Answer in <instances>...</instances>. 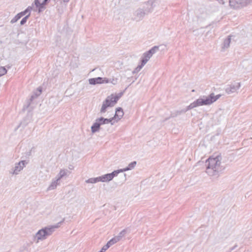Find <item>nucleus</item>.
Segmentation results:
<instances>
[{"instance_id": "nucleus-1", "label": "nucleus", "mask_w": 252, "mask_h": 252, "mask_svg": "<svg viewBox=\"0 0 252 252\" xmlns=\"http://www.w3.org/2000/svg\"><path fill=\"white\" fill-rule=\"evenodd\" d=\"M221 157L218 156L215 158H209L206 161V173L210 176H219L220 173L224 167L221 164Z\"/></svg>"}, {"instance_id": "nucleus-2", "label": "nucleus", "mask_w": 252, "mask_h": 252, "mask_svg": "<svg viewBox=\"0 0 252 252\" xmlns=\"http://www.w3.org/2000/svg\"><path fill=\"white\" fill-rule=\"evenodd\" d=\"M220 94L215 95L214 93H212L209 95H202L199 98L191 103L188 107L187 110H189L195 107L203 105H209L216 101L221 97Z\"/></svg>"}, {"instance_id": "nucleus-3", "label": "nucleus", "mask_w": 252, "mask_h": 252, "mask_svg": "<svg viewBox=\"0 0 252 252\" xmlns=\"http://www.w3.org/2000/svg\"><path fill=\"white\" fill-rule=\"evenodd\" d=\"M153 0H149L145 3V5L143 8H139L133 13L134 20L139 21L142 20L146 15L151 13L153 10Z\"/></svg>"}, {"instance_id": "nucleus-4", "label": "nucleus", "mask_w": 252, "mask_h": 252, "mask_svg": "<svg viewBox=\"0 0 252 252\" xmlns=\"http://www.w3.org/2000/svg\"><path fill=\"white\" fill-rule=\"evenodd\" d=\"M64 220L63 219L62 221L57 224V225L53 226L50 228L45 227L39 230L36 234L35 238H37V240L45 239L47 236L51 235L53 231H54L55 228H58L59 227Z\"/></svg>"}, {"instance_id": "nucleus-5", "label": "nucleus", "mask_w": 252, "mask_h": 252, "mask_svg": "<svg viewBox=\"0 0 252 252\" xmlns=\"http://www.w3.org/2000/svg\"><path fill=\"white\" fill-rule=\"evenodd\" d=\"M252 2V0H229V6L234 9H239Z\"/></svg>"}, {"instance_id": "nucleus-6", "label": "nucleus", "mask_w": 252, "mask_h": 252, "mask_svg": "<svg viewBox=\"0 0 252 252\" xmlns=\"http://www.w3.org/2000/svg\"><path fill=\"white\" fill-rule=\"evenodd\" d=\"M159 47L158 46H155L152 47L149 51L144 53L143 55V56L141 59V61H145V64L147 63V62L149 60V59L151 58L153 55L156 53L157 51L158 50Z\"/></svg>"}, {"instance_id": "nucleus-7", "label": "nucleus", "mask_w": 252, "mask_h": 252, "mask_svg": "<svg viewBox=\"0 0 252 252\" xmlns=\"http://www.w3.org/2000/svg\"><path fill=\"white\" fill-rule=\"evenodd\" d=\"M240 82H233L231 83V84L227 85V87L225 89V91L227 94H229L236 92L238 90L240 89Z\"/></svg>"}, {"instance_id": "nucleus-8", "label": "nucleus", "mask_w": 252, "mask_h": 252, "mask_svg": "<svg viewBox=\"0 0 252 252\" xmlns=\"http://www.w3.org/2000/svg\"><path fill=\"white\" fill-rule=\"evenodd\" d=\"M112 99V97L108 96L103 102V104L100 111L101 113H105L106 111V109L108 107H111L114 106L115 104L113 102Z\"/></svg>"}, {"instance_id": "nucleus-9", "label": "nucleus", "mask_w": 252, "mask_h": 252, "mask_svg": "<svg viewBox=\"0 0 252 252\" xmlns=\"http://www.w3.org/2000/svg\"><path fill=\"white\" fill-rule=\"evenodd\" d=\"M50 0H34V3L36 8H38V12L40 13L46 9L47 5Z\"/></svg>"}, {"instance_id": "nucleus-10", "label": "nucleus", "mask_w": 252, "mask_h": 252, "mask_svg": "<svg viewBox=\"0 0 252 252\" xmlns=\"http://www.w3.org/2000/svg\"><path fill=\"white\" fill-rule=\"evenodd\" d=\"M89 83L90 85H95L96 84H101L103 83H108L109 80L107 78H102L98 77L96 78H90L89 79Z\"/></svg>"}, {"instance_id": "nucleus-11", "label": "nucleus", "mask_w": 252, "mask_h": 252, "mask_svg": "<svg viewBox=\"0 0 252 252\" xmlns=\"http://www.w3.org/2000/svg\"><path fill=\"white\" fill-rule=\"evenodd\" d=\"M32 8V6H28L24 11H22L18 13L10 21L11 24H13L16 22L19 19H20L22 16L25 15L28 13H31Z\"/></svg>"}, {"instance_id": "nucleus-12", "label": "nucleus", "mask_w": 252, "mask_h": 252, "mask_svg": "<svg viewBox=\"0 0 252 252\" xmlns=\"http://www.w3.org/2000/svg\"><path fill=\"white\" fill-rule=\"evenodd\" d=\"M42 92V88L41 87H39L37 88V89L33 92V94L31 95V98L28 100L27 102V105L26 106V107H24V109L27 108L30 106L31 105V102L32 101V100L39 96L41 93Z\"/></svg>"}, {"instance_id": "nucleus-13", "label": "nucleus", "mask_w": 252, "mask_h": 252, "mask_svg": "<svg viewBox=\"0 0 252 252\" xmlns=\"http://www.w3.org/2000/svg\"><path fill=\"white\" fill-rule=\"evenodd\" d=\"M28 161L25 160H23L19 161L18 163L16 164L13 174H18V172L23 169V167L26 164H28Z\"/></svg>"}, {"instance_id": "nucleus-14", "label": "nucleus", "mask_w": 252, "mask_h": 252, "mask_svg": "<svg viewBox=\"0 0 252 252\" xmlns=\"http://www.w3.org/2000/svg\"><path fill=\"white\" fill-rule=\"evenodd\" d=\"M97 119L98 120V122H99L101 126L109 123H110L111 125H113L115 123V122L114 121V118L113 117L108 119L101 117L99 118H97Z\"/></svg>"}, {"instance_id": "nucleus-15", "label": "nucleus", "mask_w": 252, "mask_h": 252, "mask_svg": "<svg viewBox=\"0 0 252 252\" xmlns=\"http://www.w3.org/2000/svg\"><path fill=\"white\" fill-rule=\"evenodd\" d=\"M124 114V113L123 109L121 107H118L116 109L115 114L113 118H114V120L118 118V120L116 121V122H118L123 117Z\"/></svg>"}, {"instance_id": "nucleus-16", "label": "nucleus", "mask_w": 252, "mask_h": 252, "mask_svg": "<svg viewBox=\"0 0 252 252\" xmlns=\"http://www.w3.org/2000/svg\"><path fill=\"white\" fill-rule=\"evenodd\" d=\"M101 125L99 122H98V120L96 119L95 121V122L93 124V125L91 126V131L93 133H94L99 131L101 127Z\"/></svg>"}, {"instance_id": "nucleus-17", "label": "nucleus", "mask_w": 252, "mask_h": 252, "mask_svg": "<svg viewBox=\"0 0 252 252\" xmlns=\"http://www.w3.org/2000/svg\"><path fill=\"white\" fill-rule=\"evenodd\" d=\"M188 111V110H187V107L186 108L182 109L181 110H178L174 113H172L171 114L170 116H169V117L166 118L165 120H167L169 119H170V118L176 117L178 115H181L182 113H185Z\"/></svg>"}, {"instance_id": "nucleus-18", "label": "nucleus", "mask_w": 252, "mask_h": 252, "mask_svg": "<svg viewBox=\"0 0 252 252\" xmlns=\"http://www.w3.org/2000/svg\"><path fill=\"white\" fill-rule=\"evenodd\" d=\"M99 178L100 182H107L112 180L109 173L99 176Z\"/></svg>"}, {"instance_id": "nucleus-19", "label": "nucleus", "mask_w": 252, "mask_h": 252, "mask_svg": "<svg viewBox=\"0 0 252 252\" xmlns=\"http://www.w3.org/2000/svg\"><path fill=\"white\" fill-rule=\"evenodd\" d=\"M137 162L136 161H133L130 163L127 167L126 168H123V172H125L128 170L133 169L136 166Z\"/></svg>"}, {"instance_id": "nucleus-20", "label": "nucleus", "mask_w": 252, "mask_h": 252, "mask_svg": "<svg viewBox=\"0 0 252 252\" xmlns=\"http://www.w3.org/2000/svg\"><path fill=\"white\" fill-rule=\"evenodd\" d=\"M231 42V36L229 35L224 40L223 43V46L222 47V48H227L229 47L230 43Z\"/></svg>"}, {"instance_id": "nucleus-21", "label": "nucleus", "mask_w": 252, "mask_h": 252, "mask_svg": "<svg viewBox=\"0 0 252 252\" xmlns=\"http://www.w3.org/2000/svg\"><path fill=\"white\" fill-rule=\"evenodd\" d=\"M126 229H123L122 231H121L118 236H115L114 237L115 238H116L117 240V242H119L120 241L122 238L124 237L125 236V235L126 234Z\"/></svg>"}, {"instance_id": "nucleus-22", "label": "nucleus", "mask_w": 252, "mask_h": 252, "mask_svg": "<svg viewBox=\"0 0 252 252\" xmlns=\"http://www.w3.org/2000/svg\"><path fill=\"white\" fill-rule=\"evenodd\" d=\"M145 64V61H141V64L138 65L132 71V74H134L135 73H138L141 69L143 67V66Z\"/></svg>"}, {"instance_id": "nucleus-23", "label": "nucleus", "mask_w": 252, "mask_h": 252, "mask_svg": "<svg viewBox=\"0 0 252 252\" xmlns=\"http://www.w3.org/2000/svg\"><path fill=\"white\" fill-rule=\"evenodd\" d=\"M121 172H123V170L122 169L114 170L112 173H109L110 175L111 176V179L113 180V179L115 177L117 176L118 175V174Z\"/></svg>"}, {"instance_id": "nucleus-24", "label": "nucleus", "mask_w": 252, "mask_h": 252, "mask_svg": "<svg viewBox=\"0 0 252 252\" xmlns=\"http://www.w3.org/2000/svg\"><path fill=\"white\" fill-rule=\"evenodd\" d=\"M58 184H59V183L56 180L53 181L50 185L49 186L48 189L52 190L55 189Z\"/></svg>"}, {"instance_id": "nucleus-25", "label": "nucleus", "mask_w": 252, "mask_h": 252, "mask_svg": "<svg viewBox=\"0 0 252 252\" xmlns=\"http://www.w3.org/2000/svg\"><path fill=\"white\" fill-rule=\"evenodd\" d=\"M100 182L99 177L96 178H91L86 181L87 183H96L97 182Z\"/></svg>"}, {"instance_id": "nucleus-26", "label": "nucleus", "mask_w": 252, "mask_h": 252, "mask_svg": "<svg viewBox=\"0 0 252 252\" xmlns=\"http://www.w3.org/2000/svg\"><path fill=\"white\" fill-rule=\"evenodd\" d=\"M31 15V13H28L25 17H24L21 21L20 24L21 25H24L27 21L28 19Z\"/></svg>"}, {"instance_id": "nucleus-27", "label": "nucleus", "mask_w": 252, "mask_h": 252, "mask_svg": "<svg viewBox=\"0 0 252 252\" xmlns=\"http://www.w3.org/2000/svg\"><path fill=\"white\" fill-rule=\"evenodd\" d=\"M7 70L5 67H0V77L7 73Z\"/></svg>"}, {"instance_id": "nucleus-28", "label": "nucleus", "mask_w": 252, "mask_h": 252, "mask_svg": "<svg viewBox=\"0 0 252 252\" xmlns=\"http://www.w3.org/2000/svg\"><path fill=\"white\" fill-rule=\"evenodd\" d=\"M110 96H111V97L113 98L112 101L115 104L117 102L118 100L120 98V97H119V96L117 94H116V95H115L114 96H113V94H112Z\"/></svg>"}, {"instance_id": "nucleus-29", "label": "nucleus", "mask_w": 252, "mask_h": 252, "mask_svg": "<svg viewBox=\"0 0 252 252\" xmlns=\"http://www.w3.org/2000/svg\"><path fill=\"white\" fill-rule=\"evenodd\" d=\"M110 96H111V97L113 98L112 101L115 104L117 102L118 100L120 98V97H119V96L117 94H116V95H115L114 96H113V94H112Z\"/></svg>"}, {"instance_id": "nucleus-30", "label": "nucleus", "mask_w": 252, "mask_h": 252, "mask_svg": "<svg viewBox=\"0 0 252 252\" xmlns=\"http://www.w3.org/2000/svg\"><path fill=\"white\" fill-rule=\"evenodd\" d=\"M110 96H111V97L113 98L112 101L115 104L117 102L118 100L120 98V97H119V96L117 94H116V95H115L114 96H113V94H112Z\"/></svg>"}, {"instance_id": "nucleus-31", "label": "nucleus", "mask_w": 252, "mask_h": 252, "mask_svg": "<svg viewBox=\"0 0 252 252\" xmlns=\"http://www.w3.org/2000/svg\"><path fill=\"white\" fill-rule=\"evenodd\" d=\"M117 239L116 238H115V237L112 238L111 240H110L107 243L110 245V246H112L113 245V244L116 243L117 242H118L117 241Z\"/></svg>"}, {"instance_id": "nucleus-32", "label": "nucleus", "mask_w": 252, "mask_h": 252, "mask_svg": "<svg viewBox=\"0 0 252 252\" xmlns=\"http://www.w3.org/2000/svg\"><path fill=\"white\" fill-rule=\"evenodd\" d=\"M68 170L67 169H61L59 172L60 174L62 175L63 177L66 176Z\"/></svg>"}, {"instance_id": "nucleus-33", "label": "nucleus", "mask_w": 252, "mask_h": 252, "mask_svg": "<svg viewBox=\"0 0 252 252\" xmlns=\"http://www.w3.org/2000/svg\"><path fill=\"white\" fill-rule=\"evenodd\" d=\"M62 178H63V177L62 175H61V174H60V173H59V174L57 175V177H56V180L57 181L59 182V181H60V180Z\"/></svg>"}, {"instance_id": "nucleus-34", "label": "nucleus", "mask_w": 252, "mask_h": 252, "mask_svg": "<svg viewBox=\"0 0 252 252\" xmlns=\"http://www.w3.org/2000/svg\"><path fill=\"white\" fill-rule=\"evenodd\" d=\"M111 83L114 85L116 84L117 83V79H113L111 81Z\"/></svg>"}, {"instance_id": "nucleus-35", "label": "nucleus", "mask_w": 252, "mask_h": 252, "mask_svg": "<svg viewBox=\"0 0 252 252\" xmlns=\"http://www.w3.org/2000/svg\"><path fill=\"white\" fill-rule=\"evenodd\" d=\"M124 92H125V91H124L123 92H121L118 93L117 94L119 96V97L121 98L123 96V95L124 94Z\"/></svg>"}, {"instance_id": "nucleus-36", "label": "nucleus", "mask_w": 252, "mask_h": 252, "mask_svg": "<svg viewBox=\"0 0 252 252\" xmlns=\"http://www.w3.org/2000/svg\"><path fill=\"white\" fill-rule=\"evenodd\" d=\"M218 1L220 4H224L225 1L223 0H218Z\"/></svg>"}, {"instance_id": "nucleus-37", "label": "nucleus", "mask_w": 252, "mask_h": 252, "mask_svg": "<svg viewBox=\"0 0 252 252\" xmlns=\"http://www.w3.org/2000/svg\"><path fill=\"white\" fill-rule=\"evenodd\" d=\"M237 247V245H235L234 246H233V247L231 248L230 249V251H232L233 250H234L236 247Z\"/></svg>"}, {"instance_id": "nucleus-38", "label": "nucleus", "mask_w": 252, "mask_h": 252, "mask_svg": "<svg viewBox=\"0 0 252 252\" xmlns=\"http://www.w3.org/2000/svg\"><path fill=\"white\" fill-rule=\"evenodd\" d=\"M126 174L125 173L124 174V181H126Z\"/></svg>"}, {"instance_id": "nucleus-39", "label": "nucleus", "mask_w": 252, "mask_h": 252, "mask_svg": "<svg viewBox=\"0 0 252 252\" xmlns=\"http://www.w3.org/2000/svg\"><path fill=\"white\" fill-rule=\"evenodd\" d=\"M26 155L28 156H30L31 155V151L26 153Z\"/></svg>"}, {"instance_id": "nucleus-40", "label": "nucleus", "mask_w": 252, "mask_h": 252, "mask_svg": "<svg viewBox=\"0 0 252 252\" xmlns=\"http://www.w3.org/2000/svg\"><path fill=\"white\" fill-rule=\"evenodd\" d=\"M105 247H106L107 249H108L110 247V245L108 243H107L105 245Z\"/></svg>"}, {"instance_id": "nucleus-41", "label": "nucleus", "mask_w": 252, "mask_h": 252, "mask_svg": "<svg viewBox=\"0 0 252 252\" xmlns=\"http://www.w3.org/2000/svg\"><path fill=\"white\" fill-rule=\"evenodd\" d=\"M64 2H68L70 0H62Z\"/></svg>"}, {"instance_id": "nucleus-42", "label": "nucleus", "mask_w": 252, "mask_h": 252, "mask_svg": "<svg viewBox=\"0 0 252 252\" xmlns=\"http://www.w3.org/2000/svg\"><path fill=\"white\" fill-rule=\"evenodd\" d=\"M102 248H103V249H104L105 251H106L108 249L106 247H105V245Z\"/></svg>"}, {"instance_id": "nucleus-43", "label": "nucleus", "mask_w": 252, "mask_h": 252, "mask_svg": "<svg viewBox=\"0 0 252 252\" xmlns=\"http://www.w3.org/2000/svg\"><path fill=\"white\" fill-rule=\"evenodd\" d=\"M101 251L103 252H105L106 251L104 249H103V248H101Z\"/></svg>"}, {"instance_id": "nucleus-44", "label": "nucleus", "mask_w": 252, "mask_h": 252, "mask_svg": "<svg viewBox=\"0 0 252 252\" xmlns=\"http://www.w3.org/2000/svg\"><path fill=\"white\" fill-rule=\"evenodd\" d=\"M102 252V251L100 250V251L99 252Z\"/></svg>"}, {"instance_id": "nucleus-45", "label": "nucleus", "mask_w": 252, "mask_h": 252, "mask_svg": "<svg viewBox=\"0 0 252 252\" xmlns=\"http://www.w3.org/2000/svg\"><path fill=\"white\" fill-rule=\"evenodd\" d=\"M102 252V251L100 250V251L99 252Z\"/></svg>"}, {"instance_id": "nucleus-46", "label": "nucleus", "mask_w": 252, "mask_h": 252, "mask_svg": "<svg viewBox=\"0 0 252 252\" xmlns=\"http://www.w3.org/2000/svg\"><path fill=\"white\" fill-rule=\"evenodd\" d=\"M102 252V251L100 250V251L99 252Z\"/></svg>"}, {"instance_id": "nucleus-47", "label": "nucleus", "mask_w": 252, "mask_h": 252, "mask_svg": "<svg viewBox=\"0 0 252 252\" xmlns=\"http://www.w3.org/2000/svg\"><path fill=\"white\" fill-rule=\"evenodd\" d=\"M102 252V251L100 250V251L99 252Z\"/></svg>"}]
</instances>
